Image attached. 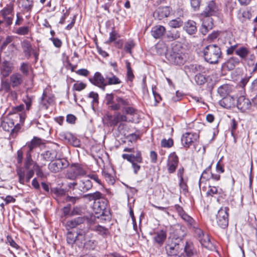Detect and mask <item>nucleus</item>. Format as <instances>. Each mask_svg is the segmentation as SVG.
Wrapping results in <instances>:
<instances>
[{
    "label": "nucleus",
    "mask_w": 257,
    "mask_h": 257,
    "mask_svg": "<svg viewBox=\"0 0 257 257\" xmlns=\"http://www.w3.org/2000/svg\"><path fill=\"white\" fill-rule=\"evenodd\" d=\"M33 164L32 159L31 152H27L26 153V161L24 167L17 168L16 171L19 177V182L24 185L30 182V179L34 175V170L30 169V166Z\"/></svg>",
    "instance_id": "1"
},
{
    "label": "nucleus",
    "mask_w": 257,
    "mask_h": 257,
    "mask_svg": "<svg viewBox=\"0 0 257 257\" xmlns=\"http://www.w3.org/2000/svg\"><path fill=\"white\" fill-rule=\"evenodd\" d=\"M205 60L210 64H217L222 59L220 48L216 45H209L203 50Z\"/></svg>",
    "instance_id": "2"
},
{
    "label": "nucleus",
    "mask_w": 257,
    "mask_h": 257,
    "mask_svg": "<svg viewBox=\"0 0 257 257\" xmlns=\"http://www.w3.org/2000/svg\"><path fill=\"white\" fill-rule=\"evenodd\" d=\"M220 13L218 6L214 1H209L204 11L200 14V17L210 18L211 16H218Z\"/></svg>",
    "instance_id": "3"
},
{
    "label": "nucleus",
    "mask_w": 257,
    "mask_h": 257,
    "mask_svg": "<svg viewBox=\"0 0 257 257\" xmlns=\"http://www.w3.org/2000/svg\"><path fill=\"white\" fill-rule=\"evenodd\" d=\"M1 127L7 132H11L10 136L12 138L16 137V133L20 128V126L18 123L15 124V122L13 118H9L3 120L1 123Z\"/></svg>",
    "instance_id": "4"
},
{
    "label": "nucleus",
    "mask_w": 257,
    "mask_h": 257,
    "mask_svg": "<svg viewBox=\"0 0 257 257\" xmlns=\"http://www.w3.org/2000/svg\"><path fill=\"white\" fill-rule=\"evenodd\" d=\"M1 17L3 18L0 20V25L5 23L7 26L11 25L14 18V9L12 6L5 7L0 12Z\"/></svg>",
    "instance_id": "5"
},
{
    "label": "nucleus",
    "mask_w": 257,
    "mask_h": 257,
    "mask_svg": "<svg viewBox=\"0 0 257 257\" xmlns=\"http://www.w3.org/2000/svg\"><path fill=\"white\" fill-rule=\"evenodd\" d=\"M228 207H221L216 215V222L218 226L222 228H226L228 224Z\"/></svg>",
    "instance_id": "6"
},
{
    "label": "nucleus",
    "mask_w": 257,
    "mask_h": 257,
    "mask_svg": "<svg viewBox=\"0 0 257 257\" xmlns=\"http://www.w3.org/2000/svg\"><path fill=\"white\" fill-rule=\"evenodd\" d=\"M178 242L179 240L177 238L171 237L168 238L165 248L167 253L169 255L177 256V254L180 249Z\"/></svg>",
    "instance_id": "7"
},
{
    "label": "nucleus",
    "mask_w": 257,
    "mask_h": 257,
    "mask_svg": "<svg viewBox=\"0 0 257 257\" xmlns=\"http://www.w3.org/2000/svg\"><path fill=\"white\" fill-rule=\"evenodd\" d=\"M198 133L186 132L181 137V143L185 148H188L199 139Z\"/></svg>",
    "instance_id": "8"
},
{
    "label": "nucleus",
    "mask_w": 257,
    "mask_h": 257,
    "mask_svg": "<svg viewBox=\"0 0 257 257\" xmlns=\"http://www.w3.org/2000/svg\"><path fill=\"white\" fill-rule=\"evenodd\" d=\"M184 55L179 52H175L173 49L169 50L166 54V58L170 63L174 65H181L184 63Z\"/></svg>",
    "instance_id": "9"
},
{
    "label": "nucleus",
    "mask_w": 257,
    "mask_h": 257,
    "mask_svg": "<svg viewBox=\"0 0 257 257\" xmlns=\"http://www.w3.org/2000/svg\"><path fill=\"white\" fill-rule=\"evenodd\" d=\"M89 81L91 84L103 91L105 90L106 86L105 77H104L100 72H95L93 77L89 78Z\"/></svg>",
    "instance_id": "10"
},
{
    "label": "nucleus",
    "mask_w": 257,
    "mask_h": 257,
    "mask_svg": "<svg viewBox=\"0 0 257 257\" xmlns=\"http://www.w3.org/2000/svg\"><path fill=\"white\" fill-rule=\"evenodd\" d=\"M108 201L103 198V196L100 198L94 201L93 209L95 214L103 215L106 209Z\"/></svg>",
    "instance_id": "11"
},
{
    "label": "nucleus",
    "mask_w": 257,
    "mask_h": 257,
    "mask_svg": "<svg viewBox=\"0 0 257 257\" xmlns=\"http://www.w3.org/2000/svg\"><path fill=\"white\" fill-rule=\"evenodd\" d=\"M77 244L79 246H83L85 243L89 240L90 235L88 229L86 227L79 228L77 231Z\"/></svg>",
    "instance_id": "12"
},
{
    "label": "nucleus",
    "mask_w": 257,
    "mask_h": 257,
    "mask_svg": "<svg viewBox=\"0 0 257 257\" xmlns=\"http://www.w3.org/2000/svg\"><path fill=\"white\" fill-rule=\"evenodd\" d=\"M178 157L176 154L174 152L171 153L168 157L167 164L168 171L169 173H173L175 171L178 164Z\"/></svg>",
    "instance_id": "13"
},
{
    "label": "nucleus",
    "mask_w": 257,
    "mask_h": 257,
    "mask_svg": "<svg viewBox=\"0 0 257 257\" xmlns=\"http://www.w3.org/2000/svg\"><path fill=\"white\" fill-rule=\"evenodd\" d=\"M116 103L110 105V110H118L122 108V110L124 109V107H126L130 105V101L127 98H124L120 96H116L115 98Z\"/></svg>",
    "instance_id": "14"
},
{
    "label": "nucleus",
    "mask_w": 257,
    "mask_h": 257,
    "mask_svg": "<svg viewBox=\"0 0 257 257\" xmlns=\"http://www.w3.org/2000/svg\"><path fill=\"white\" fill-rule=\"evenodd\" d=\"M251 105L250 100L246 98L243 95H240L237 100L236 106L238 109L242 112L248 110Z\"/></svg>",
    "instance_id": "15"
},
{
    "label": "nucleus",
    "mask_w": 257,
    "mask_h": 257,
    "mask_svg": "<svg viewBox=\"0 0 257 257\" xmlns=\"http://www.w3.org/2000/svg\"><path fill=\"white\" fill-rule=\"evenodd\" d=\"M84 174L85 172L81 167L78 165H74L71 167L67 176L69 179L74 180L79 176L83 175Z\"/></svg>",
    "instance_id": "16"
},
{
    "label": "nucleus",
    "mask_w": 257,
    "mask_h": 257,
    "mask_svg": "<svg viewBox=\"0 0 257 257\" xmlns=\"http://www.w3.org/2000/svg\"><path fill=\"white\" fill-rule=\"evenodd\" d=\"M170 10L169 7H159L154 12V17L155 19L161 20L170 15Z\"/></svg>",
    "instance_id": "17"
},
{
    "label": "nucleus",
    "mask_w": 257,
    "mask_h": 257,
    "mask_svg": "<svg viewBox=\"0 0 257 257\" xmlns=\"http://www.w3.org/2000/svg\"><path fill=\"white\" fill-rule=\"evenodd\" d=\"M13 71V66L9 61H5L1 65L2 79L7 77Z\"/></svg>",
    "instance_id": "18"
},
{
    "label": "nucleus",
    "mask_w": 257,
    "mask_h": 257,
    "mask_svg": "<svg viewBox=\"0 0 257 257\" xmlns=\"http://www.w3.org/2000/svg\"><path fill=\"white\" fill-rule=\"evenodd\" d=\"M41 157L45 161L53 162L58 158V152L55 149H50L43 152L41 154Z\"/></svg>",
    "instance_id": "19"
},
{
    "label": "nucleus",
    "mask_w": 257,
    "mask_h": 257,
    "mask_svg": "<svg viewBox=\"0 0 257 257\" xmlns=\"http://www.w3.org/2000/svg\"><path fill=\"white\" fill-rule=\"evenodd\" d=\"M122 157L123 159L126 160L127 161L130 163L133 162H137V163H142L143 161V158L142 157V154L140 151H137L136 152V155L131 154H123L122 155Z\"/></svg>",
    "instance_id": "20"
},
{
    "label": "nucleus",
    "mask_w": 257,
    "mask_h": 257,
    "mask_svg": "<svg viewBox=\"0 0 257 257\" xmlns=\"http://www.w3.org/2000/svg\"><path fill=\"white\" fill-rule=\"evenodd\" d=\"M166 232L161 230L153 233V241L158 245H162L166 240Z\"/></svg>",
    "instance_id": "21"
},
{
    "label": "nucleus",
    "mask_w": 257,
    "mask_h": 257,
    "mask_svg": "<svg viewBox=\"0 0 257 257\" xmlns=\"http://www.w3.org/2000/svg\"><path fill=\"white\" fill-rule=\"evenodd\" d=\"M235 53L243 61H247L249 57H250V59L254 57V56H249L250 53L249 49L244 46L237 49Z\"/></svg>",
    "instance_id": "22"
},
{
    "label": "nucleus",
    "mask_w": 257,
    "mask_h": 257,
    "mask_svg": "<svg viewBox=\"0 0 257 257\" xmlns=\"http://www.w3.org/2000/svg\"><path fill=\"white\" fill-rule=\"evenodd\" d=\"M166 32V28L161 25H157L152 28V36L156 39L161 38Z\"/></svg>",
    "instance_id": "23"
},
{
    "label": "nucleus",
    "mask_w": 257,
    "mask_h": 257,
    "mask_svg": "<svg viewBox=\"0 0 257 257\" xmlns=\"http://www.w3.org/2000/svg\"><path fill=\"white\" fill-rule=\"evenodd\" d=\"M64 165V162L58 158L56 161L49 164L48 169L52 172L57 173L62 169Z\"/></svg>",
    "instance_id": "24"
},
{
    "label": "nucleus",
    "mask_w": 257,
    "mask_h": 257,
    "mask_svg": "<svg viewBox=\"0 0 257 257\" xmlns=\"http://www.w3.org/2000/svg\"><path fill=\"white\" fill-rule=\"evenodd\" d=\"M23 76L19 73L13 74L10 77V82L13 87H18L23 82Z\"/></svg>",
    "instance_id": "25"
},
{
    "label": "nucleus",
    "mask_w": 257,
    "mask_h": 257,
    "mask_svg": "<svg viewBox=\"0 0 257 257\" xmlns=\"http://www.w3.org/2000/svg\"><path fill=\"white\" fill-rule=\"evenodd\" d=\"M62 139L74 147L79 145V141L70 133H64L61 135Z\"/></svg>",
    "instance_id": "26"
},
{
    "label": "nucleus",
    "mask_w": 257,
    "mask_h": 257,
    "mask_svg": "<svg viewBox=\"0 0 257 257\" xmlns=\"http://www.w3.org/2000/svg\"><path fill=\"white\" fill-rule=\"evenodd\" d=\"M105 79L107 85H117L121 83L120 79L113 73L110 72L105 75Z\"/></svg>",
    "instance_id": "27"
},
{
    "label": "nucleus",
    "mask_w": 257,
    "mask_h": 257,
    "mask_svg": "<svg viewBox=\"0 0 257 257\" xmlns=\"http://www.w3.org/2000/svg\"><path fill=\"white\" fill-rule=\"evenodd\" d=\"M206 20L208 23H206L205 20H203L202 21V27L200 30L201 33L204 35H206L209 30L212 29L213 26L212 18H207Z\"/></svg>",
    "instance_id": "28"
},
{
    "label": "nucleus",
    "mask_w": 257,
    "mask_h": 257,
    "mask_svg": "<svg viewBox=\"0 0 257 257\" xmlns=\"http://www.w3.org/2000/svg\"><path fill=\"white\" fill-rule=\"evenodd\" d=\"M239 63L240 60L239 58L233 56L229 58L224 65V66L226 67L228 70H231Z\"/></svg>",
    "instance_id": "29"
},
{
    "label": "nucleus",
    "mask_w": 257,
    "mask_h": 257,
    "mask_svg": "<svg viewBox=\"0 0 257 257\" xmlns=\"http://www.w3.org/2000/svg\"><path fill=\"white\" fill-rule=\"evenodd\" d=\"M22 47L25 56L29 59L31 57L33 51L31 43L28 40H25L22 42Z\"/></svg>",
    "instance_id": "30"
},
{
    "label": "nucleus",
    "mask_w": 257,
    "mask_h": 257,
    "mask_svg": "<svg viewBox=\"0 0 257 257\" xmlns=\"http://www.w3.org/2000/svg\"><path fill=\"white\" fill-rule=\"evenodd\" d=\"M198 240L203 246L208 249L211 250L214 247L213 243L211 242L210 238L207 234H204Z\"/></svg>",
    "instance_id": "31"
},
{
    "label": "nucleus",
    "mask_w": 257,
    "mask_h": 257,
    "mask_svg": "<svg viewBox=\"0 0 257 257\" xmlns=\"http://www.w3.org/2000/svg\"><path fill=\"white\" fill-rule=\"evenodd\" d=\"M92 187L91 181L87 178H84L81 180L79 183V188L82 192L89 190Z\"/></svg>",
    "instance_id": "32"
},
{
    "label": "nucleus",
    "mask_w": 257,
    "mask_h": 257,
    "mask_svg": "<svg viewBox=\"0 0 257 257\" xmlns=\"http://www.w3.org/2000/svg\"><path fill=\"white\" fill-rule=\"evenodd\" d=\"M196 23L192 20H188L185 24V29L189 35L195 34L197 32Z\"/></svg>",
    "instance_id": "33"
},
{
    "label": "nucleus",
    "mask_w": 257,
    "mask_h": 257,
    "mask_svg": "<svg viewBox=\"0 0 257 257\" xmlns=\"http://www.w3.org/2000/svg\"><path fill=\"white\" fill-rule=\"evenodd\" d=\"M85 219L84 217H78L67 222V226L70 228H74L77 225L84 222Z\"/></svg>",
    "instance_id": "34"
},
{
    "label": "nucleus",
    "mask_w": 257,
    "mask_h": 257,
    "mask_svg": "<svg viewBox=\"0 0 257 257\" xmlns=\"http://www.w3.org/2000/svg\"><path fill=\"white\" fill-rule=\"evenodd\" d=\"M180 36V32L176 30L169 31L166 34V38L169 41L177 40Z\"/></svg>",
    "instance_id": "35"
},
{
    "label": "nucleus",
    "mask_w": 257,
    "mask_h": 257,
    "mask_svg": "<svg viewBox=\"0 0 257 257\" xmlns=\"http://www.w3.org/2000/svg\"><path fill=\"white\" fill-rule=\"evenodd\" d=\"M91 229L103 236H106L109 233L108 230L106 228L99 225L92 227Z\"/></svg>",
    "instance_id": "36"
},
{
    "label": "nucleus",
    "mask_w": 257,
    "mask_h": 257,
    "mask_svg": "<svg viewBox=\"0 0 257 257\" xmlns=\"http://www.w3.org/2000/svg\"><path fill=\"white\" fill-rule=\"evenodd\" d=\"M156 49L157 53L160 55L163 54L166 55V54L169 51L166 44L163 43L157 44L156 46Z\"/></svg>",
    "instance_id": "37"
},
{
    "label": "nucleus",
    "mask_w": 257,
    "mask_h": 257,
    "mask_svg": "<svg viewBox=\"0 0 257 257\" xmlns=\"http://www.w3.org/2000/svg\"><path fill=\"white\" fill-rule=\"evenodd\" d=\"M103 196L102 194L98 191H96L93 193H90L85 194L83 198L88 199L89 201L96 200L97 199H100Z\"/></svg>",
    "instance_id": "38"
},
{
    "label": "nucleus",
    "mask_w": 257,
    "mask_h": 257,
    "mask_svg": "<svg viewBox=\"0 0 257 257\" xmlns=\"http://www.w3.org/2000/svg\"><path fill=\"white\" fill-rule=\"evenodd\" d=\"M183 21L181 19L178 18L169 21L168 25L172 28L176 29L181 27L183 25Z\"/></svg>",
    "instance_id": "39"
},
{
    "label": "nucleus",
    "mask_w": 257,
    "mask_h": 257,
    "mask_svg": "<svg viewBox=\"0 0 257 257\" xmlns=\"http://www.w3.org/2000/svg\"><path fill=\"white\" fill-rule=\"evenodd\" d=\"M34 168L36 171V174L38 177L42 179L45 178L47 176V174L43 173L41 167H40L37 163L34 164Z\"/></svg>",
    "instance_id": "40"
},
{
    "label": "nucleus",
    "mask_w": 257,
    "mask_h": 257,
    "mask_svg": "<svg viewBox=\"0 0 257 257\" xmlns=\"http://www.w3.org/2000/svg\"><path fill=\"white\" fill-rule=\"evenodd\" d=\"M114 94L112 93H106L105 97L104 100L105 102V104L108 106V108L110 109V105L115 104L114 103Z\"/></svg>",
    "instance_id": "41"
},
{
    "label": "nucleus",
    "mask_w": 257,
    "mask_h": 257,
    "mask_svg": "<svg viewBox=\"0 0 257 257\" xmlns=\"http://www.w3.org/2000/svg\"><path fill=\"white\" fill-rule=\"evenodd\" d=\"M218 93L223 97H225L229 93V86L228 85H223L218 88Z\"/></svg>",
    "instance_id": "42"
},
{
    "label": "nucleus",
    "mask_w": 257,
    "mask_h": 257,
    "mask_svg": "<svg viewBox=\"0 0 257 257\" xmlns=\"http://www.w3.org/2000/svg\"><path fill=\"white\" fill-rule=\"evenodd\" d=\"M0 91H4L6 93L11 92V84L7 80H2Z\"/></svg>",
    "instance_id": "43"
},
{
    "label": "nucleus",
    "mask_w": 257,
    "mask_h": 257,
    "mask_svg": "<svg viewBox=\"0 0 257 257\" xmlns=\"http://www.w3.org/2000/svg\"><path fill=\"white\" fill-rule=\"evenodd\" d=\"M195 81L198 85H202L205 83L207 78L203 74L198 73L195 76Z\"/></svg>",
    "instance_id": "44"
},
{
    "label": "nucleus",
    "mask_w": 257,
    "mask_h": 257,
    "mask_svg": "<svg viewBox=\"0 0 257 257\" xmlns=\"http://www.w3.org/2000/svg\"><path fill=\"white\" fill-rule=\"evenodd\" d=\"M66 240L67 242L70 245H72L74 243L77 244V236L72 232L70 231L67 233Z\"/></svg>",
    "instance_id": "45"
},
{
    "label": "nucleus",
    "mask_w": 257,
    "mask_h": 257,
    "mask_svg": "<svg viewBox=\"0 0 257 257\" xmlns=\"http://www.w3.org/2000/svg\"><path fill=\"white\" fill-rule=\"evenodd\" d=\"M22 6L27 12H30L33 7V0H23Z\"/></svg>",
    "instance_id": "46"
},
{
    "label": "nucleus",
    "mask_w": 257,
    "mask_h": 257,
    "mask_svg": "<svg viewBox=\"0 0 257 257\" xmlns=\"http://www.w3.org/2000/svg\"><path fill=\"white\" fill-rule=\"evenodd\" d=\"M31 68V65L28 63L24 62L21 64L20 70L24 75L27 76L29 74V70Z\"/></svg>",
    "instance_id": "47"
},
{
    "label": "nucleus",
    "mask_w": 257,
    "mask_h": 257,
    "mask_svg": "<svg viewBox=\"0 0 257 257\" xmlns=\"http://www.w3.org/2000/svg\"><path fill=\"white\" fill-rule=\"evenodd\" d=\"M125 65L127 69V79L128 80L132 81L134 78V75L133 72V70L131 67V63L128 62V61H125Z\"/></svg>",
    "instance_id": "48"
},
{
    "label": "nucleus",
    "mask_w": 257,
    "mask_h": 257,
    "mask_svg": "<svg viewBox=\"0 0 257 257\" xmlns=\"http://www.w3.org/2000/svg\"><path fill=\"white\" fill-rule=\"evenodd\" d=\"M210 174H211V167L209 166L207 167L204 171L202 172L199 183H200V180H209L210 179Z\"/></svg>",
    "instance_id": "49"
},
{
    "label": "nucleus",
    "mask_w": 257,
    "mask_h": 257,
    "mask_svg": "<svg viewBox=\"0 0 257 257\" xmlns=\"http://www.w3.org/2000/svg\"><path fill=\"white\" fill-rule=\"evenodd\" d=\"M192 226L194 228V232L195 236L197 237L198 240H199V238H201L205 233L200 228H199L198 227L197 225L196 224V223L193 224V225H192Z\"/></svg>",
    "instance_id": "50"
},
{
    "label": "nucleus",
    "mask_w": 257,
    "mask_h": 257,
    "mask_svg": "<svg viewBox=\"0 0 257 257\" xmlns=\"http://www.w3.org/2000/svg\"><path fill=\"white\" fill-rule=\"evenodd\" d=\"M180 216L184 220L187 222L188 223V224L191 226L195 223L194 220L191 217H190L187 214H186L185 212L182 214V215Z\"/></svg>",
    "instance_id": "51"
},
{
    "label": "nucleus",
    "mask_w": 257,
    "mask_h": 257,
    "mask_svg": "<svg viewBox=\"0 0 257 257\" xmlns=\"http://www.w3.org/2000/svg\"><path fill=\"white\" fill-rule=\"evenodd\" d=\"M221 192V190L218 189V188L215 186H209V189L207 192V195L213 196L214 194H220Z\"/></svg>",
    "instance_id": "52"
},
{
    "label": "nucleus",
    "mask_w": 257,
    "mask_h": 257,
    "mask_svg": "<svg viewBox=\"0 0 257 257\" xmlns=\"http://www.w3.org/2000/svg\"><path fill=\"white\" fill-rule=\"evenodd\" d=\"M30 29L28 26H24L19 28L16 33L20 35H26L28 34Z\"/></svg>",
    "instance_id": "53"
},
{
    "label": "nucleus",
    "mask_w": 257,
    "mask_h": 257,
    "mask_svg": "<svg viewBox=\"0 0 257 257\" xmlns=\"http://www.w3.org/2000/svg\"><path fill=\"white\" fill-rule=\"evenodd\" d=\"M102 175L105 178L106 181L110 184H113L114 182L113 177L105 171L102 172Z\"/></svg>",
    "instance_id": "54"
},
{
    "label": "nucleus",
    "mask_w": 257,
    "mask_h": 257,
    "mask_svg": "<svg viewBox=\"0 0 257 257\" xmlns=\"http://www.w3.org/2000/svg\"><path fill=\"white\" fill-rule=\"evenodd\" d=\"M173 145V141L172 139L166 140L163 139L161 141V146L164 148H171Z\"/></svg>",
    "instance_id": "55"
},
{
    "label": "nucleus",
    "mask_w": 257,
    "mask_h": 257,
    "mask_svg": "<svg viewBox=\"0 0 257 257\" xmlns=\"http://www.w3.org/2000/svg\"><path fill=\"white\" fill-rule=\"evenodd\" d=\"M231 100L230 97H223L219 101V104L221 106L225 108L230 107L231 105L228 102Z\"/></svg>",
    "instance_id": "56"
},
{
    "label": "nucleus",
    "mask_w": 257,
    "mask_h": 257,
    "mask_svg": "<svg viewBox=\"0 0 257 257\" xmlns=\"http://www.w3.org/2000/svg\"><path fill=\"white\" fill-rule=\"evenodd\" d=\"M89 97L92 99L91 103L93 105L98 103V94L97 93L91 91L89 93Z\"/></svg>",
    "instance_id": "57"
},
{
    "label": "nucleus",
    "mask_w": 257,
    "mask_h": 257,
    "mask_svg": "<svg viewBox=\"0 0 257 257\" xmlns=\"http://www.w3.org/2000/svg\"><path fill=\"white\" fill-rule=\"evenodd\" d=\"M124 108L122 111L127 114L133 115L137 113V110L133 107L127 106L126 107H124Z\"/></svg>",
    "instance_id": "58"
},
{
    "label": "nucleus",
    "mask_w": 257,
    "mask_h": 257,
    "mask_svg": "<svg viewBox=\"0 0 257 257\" xmlns=\"http://www.w3.org/2000/svg\"><path fill=\"white\" fill-rule=\"evenodd\" d=\"M249 78L250 77L245 76L244 78H242L238 83V85L242 89V91L243 93L245 92L243 88L249 81Z\"/></svg>",
    "instance_id": "59"
},
{
    "label": "nucleus",
    "mask_w": 257,
    "mask_h": 257,
    "mask_svg": "<svg viewBox=\"0 0 257 257\" xmlns=\"http://www.w3.org/2000/svg\"><path fill=\"white\" fill-rule=\"evenodd\" d=\"M86 85L83 82L76 83L73 86V89L77 91H80L84 89Z\"/></svg>",
    "instance_id": "60"
},
{
    "label": "nucleus",
    "mask_w": 257,
    "mask_h": 257,
    "mask_svg": "<svg viewBox=\"0 0 257 257\" xmlns=\"http://www.w3.org/2000/svg\"><path fill=\"white\" fill-rule=\"evenodd\" d=\"M118 37H119L118 34L115 31L113 30L109 33V38L108 42V43L114 42Z\"/></svg>",
    "instance_id": "61"
},
{
    "label": "nucleus",
    "mask_w": 257,
    "mask_h": 257,
    "mask_svg": "<svg viewBox=\"0 0 257 257\" xmlns=\"http://www.w3.org/2000/svg\"><path fill=\"white\" fill-rule=\"evenodd\" d=\"M134 46V42L133 41H129L126 43L124 49L126 52L131 54L132 53L131 50Z\"/></svg>",
    "instance_id": "62"
},
{
    "label": "nucleus",
    "mask_w": 257,
    "mask_h": 257,
    "mask_svg": "<svg viewBox=\"0 0 257 257\" xmlns=\"http://www.w3.org/2000/svg\"><path fill=\"white\" fill-rule=\"evenodd\" d=\"M38 144V142L37 141L35 140H32L27 145V146L29 149L27 152H32V150L37 146Z\"/></svg>",
    "instance_id": "63"
},
{
    "label": "nucleus",
    "mask_w": 257,
    "mask_h": 257,
    "mask_svg": "<svg viewBox=\"0 0 257 257\" xmlns=\"http://www.w3.org/2000/svg\"><path fill=\"white\" fill-rule=\"evenodd\" d=\"M200 2L201 0H190L191 6L195 11L199 10Z\"/></svg>",
    "instance_id": "64"
}]
</instances>
